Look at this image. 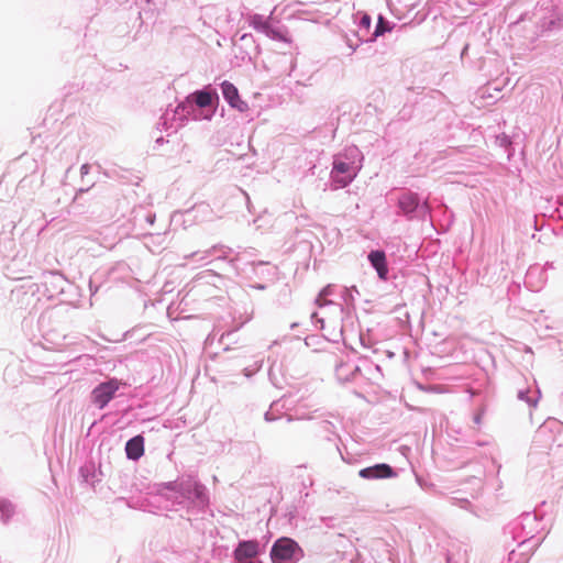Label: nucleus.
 Returning <instances> with one entry per match:
<instances>
[{"mask_svg": "<svg viewBox=\"0 0 563 563\" xmlns=\"http://www.w3.org/2000/svg\"><path fill=\"white\" fill-rule=\"evenodd\" d=\"M446 563H452V560H451V558H450V556H448V559H446Z\"/></svg>", "mask_w": 563, "mask_h": 563, "instance_id": "38", "label": "nucleus"}, {"mask_svg": "<svg viewBox=\"0 0 563 563\" xmlns=\"http://www.w3.org/2000/svg\"><path fill=\"white\" fill-rule=\"evenodd\" d=\"M287 421H288V422L292 421V418H291V417H288V418H287Z\"/></svg>", "mask_w": 563, "mask_h": 563, "instance_id": "39", "label": "nucleus"}, {"mask_svg": "<svg viewBox=\"0 0 563 563\" xmlns=\"http://www.w3.org/2000/svg\"><path fill=\"white\" fill-rule=\"evenodd\" d=\"M365 34H360L358 32H354L352 35L345 34L344 42L349 48H351V54L354 53L361 43L364 41H368L364 38Z\"/></svg>", "mask_w": 563, "mask_h": 563, "instance_id": "19", "label": "nucleus"}, {"mask_svg": "<svg viewBox=\"0 0 563 563\" xmlns=\"http://www.w3.org/2000/svg\"><path fill=\"white\" fill-rule=\"evenodd\" d=\"M220 87L222 96L230 107L240 112H244L249 109L247 103L240 98L239 90L232 82L224 80Z\"/></svg>", "mask_w": 563, "mask_h": 563, "instance_id": "11", "label": "nucleus"}, {"mask_svg": "<svg viewBox=\"0 0 563 563\" xmlns=\"http://www.w3.org/2000/svg\"><path fill=\"white\" fill-rule=\"evenodd\" d=\"M311 320L316 324V327L318 325V323H320V328L323 327V319H320L317 312L311 313Z\"/></svg>", "mask_w": 563, "mask_h": 563, "instance_id": "27", "label": "nucleus"}, {"mask_svg": "<svg viewBox=\"0 0 563 563\" xmlns=\"http://www.w3.org/2000/svg\"><path fill=\"white\" fill-rule=\"evenodd\" d=\"M285 409H286V405L283 399L275 400L271 404V407L265 412L264 418L267 422L275 421L283 416V412Z\"/></svg>", "mask_w": 563, "mask_h": 563, "instance_id": "17", "label": "nucleus"}, {"mask_svg": "<svg viewBox=\"0 0 563 563\" xmlns=\"http://www.w3.org/2000/svg\"><path fill=\"white\" fill-rule=\"evenodd\" d=\"M358 475L364 479H384L395 477L397 474L389 464L379 463L362 468Z\"/></svg>", "mask_w": 563, "mask_h": 563, "instance_id": "12", "label": "nucleus"}, {"mask_svg": "<svg viewBox=\"0 0 563 563\" xmlns=\"http://www.w3.org/2000/svg\"><path fill=\"white\" fill-rule=\"evenodd\" d=\"M262 33H264L265 35H267L268 37H271L273 40H279V41L284 40L282 32L278 29H275L271 25H268L267 29H265Z\"/></svg>", "mask_w": 563, "mask_h": 563, "instance_id": "24", "label": "nucleus"}, {"mask_svg": "<svg viewBox=\"0 0 563 563\" xmlns=\"http://www.w3.org/2000/svg\"><path fill=\"white\" fill-rule=\"evenodd\" d=\"M238 331V328L219 333V329L216 327L212 332L209 334L208 340L214 339L219 335V342L223 345H227V342L230 341L231 336Z\"/></svg>", "mask_w": 563, "mask_h": 563, "instance_id": "21", "label": "nucleus"}, {"mask_svg": "<svg viewBox=\"0 0 563 563\" xmlns=\"http://www.w3.org/2000/svg\"><path fill=\"white\" fill-rule=\"evenodd\" d=\"M368 261L377 272L378 277L386 280L388 278V267L385 252L380 250L371 251L368 254Z\"/></svg>", "mask_w": 563, "mask_h": 563, "instance_id": "14", "label": "nucleus"}, {"mask_svg": "<svg viewBox=\"0 0 563 563\" xmlns=\"http://www.w3.org/2000/svg\"><path fill=\"white\" fill-rule=\"evenodd\" d=\"M390 31V23L388 20H386L383 15L378 16L377 24L375 26V31L368 41H374L378 36L384 35L386 32Z\"/></svg>", "mask_w": 563, "mask_h": 563, "instance_id": "20", "label": "nucleus"}, {"mask_svg": "<svg viewBox=\"0 0 563 563\" xmlns=\"http://www.w3.org/2000/svg\"><path fill=\"white\" fill-rule=\"evenodd\" d=\"M481 419H482V417H481V415L478 413V415H476V416L474 417V422H475L476 424H479V423H481Z\"/></svg>", "mask_w": 563, "mask_h": 563, "instance_id": "34", "label": "nucleus"}, {"mask_svg": "<svg viewBox=\"0 0 563 563\" xmlns=\"http://www.w3.org/2000/svg\"><path fill=\"white\" fill-rule=\"evenodd\" d=\"M261 553V544L257 540L240 541L233 551L234 560L238 563H246Z\"/></svg>", "mask_w": 563, "mask_h": 563, "instance_id": "9", "label": "nucleus"}, {"mask_svg": "<svg viewBox=\"0 0 563 563\" xmlns=\"http://www.w3.org/2000/svg\"><path fill=\"white\" fill-rule=\"evenodd\" d=\"M334 295H339L340 297H342L345 302L349 301V298L353 299L352 290L344 287H340L338 285L330 284L319 292L318 297L316 298V303L319 307L331 305L333 301L331 299H328V297Z\"/></svg>", "mask_w": 563, "mask_h": 563, "instance_id": "10", "label": "nucleus"}, {"mask_svg": "<svg viewBox=\"0 0 563 563\" xmlns=\"http://www.w3.org/2000/svg\"><path fill=\"white\" fill-rule=\"evenodd\" d=\"M213 97L214 95L207 90L195 91L180 102L173 111L172 120H178L179 123H170V125H168L169 112L167 110L161 118L159 125H163L166 131L169 129H174V131H176L188 118H191L192 120H210L213 114V111L211 110Z\"/></svg>", "mask_w": 563, "mask_h": 563, "instance_id": "2", "label": "nucleus"}, {"mask_svg": "<svg viewBox=\"0 0 563 563\" xmlns=\"http://www.w3.org/2000/svg\"><path fill=\"white\" fill-rule=\"evenodd\" d=\"M241 257L240 255H236L234 258H231L229 264L232 266V268L240 275H243L247 279H252L253 276L258 278H266L274 276V269L269 267L268 263L266 262H252L249 264H245L244 267L240 266Z\"/></svg>", "mask_w": 563, "mask_h": 563, "instance_id": "6", "label": "nucleus"}, {"mask_svg": "<svg viewBox=\"0 0 563 563\" xmlns=\"http://www.w3.org/2000/svg\"><path fill=\"white\" fill-rule=\"evenodd\" d=\"M90 172V165L89 164H82L81 167H80V174H81V177L86 176L87 174H89Z\"/></svg>", "mask_w": 563, "mask_h": 563, "instance_id": "28", "label": "nucleus"}, {"mask_svg": "<svg viewBox=\"0 0 563 563\" xmlns=\"http://www.w3.org/2000/svg\"><path fill=\"white\" fill-rule=\"evenodd\" d=\"M15 514V506L11 500L0 497V520L8 523Z\"/></svg>", "mask_w": 563, "mask_h": 563, "instance_id": "18", "label": "nucleus"}, {"mask_svg": "<svg viewBox=\"0 0 563 563\" xmlns=\"http://www.w3.org/2000/svg\"><path fill=\"white\" fill-rule=\"evenodd\" d=\"M363 159L362 152L355 145L347 146L334 155L330 173L331 188L336 190L349 186L362 169Z\"/></svg>", "mask_w": 563, "mask_h": 563, "instance_id": "3", "label": "nucleus"}, {"mask_svg": "<svg viewBox=\"0 0 563 563\" xmlns=\"http://www.w3.org/2000/svg\"><path fill=\"white\" fill-rule=\"evenodd\" d=\"M303 556L299 544L290 538L277 539L271 549L273 563H297Z\"/></svg>", "mask_w": 563, "mask_h": 563, "instance_id": "5", "label": "nucleus"}, {"mask_svg": "<svg viewBox=\"0 0 563 563\" xmlns=\"http://www.w3.org/2000/svg\"><path fill=\"white\" fill-rule=\"evenodd\" d=\"M126 457L132 461H137L144 454V438L135 435L125 443Z\"/></svg>", "mask_w": 563, "mask_h": 563, "instance_id": "15", "label": "nucleus"}, {"mask_svg": "<svg viewBox=\"0 0 563 563\" xmlns=\"http://www.w3.org/2000/svg\"><path fill=\"white\" fill-rule=\"evenodd\" d=\"M93 185H95V183L90 184V185H89L88 187H86V188H80V189L78 190L77 195H76V198H77L80 194H82V192H87V191H88V190H89Z\"/></svg>", "mask_w": 563, "mask_h": 563, "instance_id": "31", "label": "nucleus"}, {"mask_svg": "<svg viewBox=\"0 0 563 563\" xmlns=\"http://www.w3.org/2000/svg\"><path fill=\"white\" fill-rule=\"evenodd\" d=\"M157 494L173 510L188 514L205 512L210 503L208 488L194 475L161 483Z\"/></svg>", "mask_w": 563, "mask_h": 563, "instance_id": "1", "label": "nucleus"}, {"mask_svg": "<svg viewBox=\"0 0 563 563\" xmlns=\"http://www.w3.org/2000/svg\"><path fill=\"white\" fill-rule=\"evenodd\" d=\"M540 397H541V391L538 387L534 390H532L529 387L526 389H519L517 393V398L521 401L527 402L528 406L531 408L537 407Z\"/></svg>", "mask_w": 563, "mask_h": 563, "instance_id": "16", "label": "nucleus"}, {"mask_svg": "<svg viewBox=\"0 0 563 563\" xmlns=\"http://www.w3.org/2000/svg\"><path fill=\"white\" fill-rule=\"evenodd\" d=\"M365 363L367 364L369 369H374L377 373H380V366L379 365H374V364H371V363H367V362H365Z\"/></svg>", "mask_w": 563, "mask_h": 563, "instance_id": "32", "label": "nucleus"}, {"mask_svg": "<svg viewBox=\"0 0 563 563\" xmlns=\"http://www.w3.org/2000/svg\"><path fill=\"white\" fill-rule=\"evenodd\" d=\"M201 208H202V209H207V207H205V206H199V207H197V209H196V210H197V211H199Z\"/></svg>", "mask_w": 563, "mask_h": 563, "instance_id": "37", "label": "nucleus"}, {"mask_svg": "<svg viewBox=\"0 0 563 563\" xmlns=\"http://www.w3.org/2000/svg\"><path fill=\"white\" fill-rule=\"evenodd\" d=\"M251 287L260 290H264L266 288L264 284H252Z\"/></svg>", "mask_w": 563, "mask_h": 563, "instance_id": "33", "label": "nucleus"}, {"mask_svg": "<svg viewBox=\"0 0 563 563\" xmlns=\"http://www.w3.org/2000/svg\"><path fill=\"white\" fill-rule=\"evenodd\" d=\"M397 207L398 214L404 216L407 220H426L431 211L428 200L421 201L419 195L410 190L399 195Z\"/></svg>", "mask_w": 563, "mask_h": 563, "instance_id": "4", "label": "nucleus"}, {"mask_svg": "<svg viewBox=\"0 0 563 563\" xmlns=\"http://www.w3.org/2000/svg\"><path fill=\"white\" fill-rule=\"evenodd\" d=\"M539 272V268L538 267H531L529 268L528 273H527V278H531L533 276L534 273Z\"/></svg>", "mask_w": 563, "mask_h": 563, "instance_id": "30", "label": "nucleus"}, {"mask_svg": "<svg viewBox=\"0 0 563 563\" xmlns=\"http://www.w3.org/2000/svg\"><path fill=\"white\" fill-rule=\"evenodd\" d=\"M372 24V19L367 13H363L358 21V33L360 32H368Z\"/></svg>", "mask_w": 563, "mask_h": 563, "instance_id": "23", "label": "nucleus"}, {"mask_svg": "<svg viewBox=\"0 0 563 563\" xmlns=\"http://www.w3.org/2000/svg\"><path fill=\"white\" fill-rule=\"evenodd\" d=\"M155 143H156L157 145H162V144L164 143V139H163L162 136H161V137H157V139H156V141H155Z\"/></svg>", "mask_w": 563, "mask_h": 563, "instance_id": "35", "label": "nucleus"}, {"mask_svg": "<svg viewBox=\"0 0 563 563\" xmlns=\"http://www.w3.org/2000/svg\"><path fill=\"white\" fill-rule=\"evenodd\" d=\"M321 429L328 434L327 439L332 441V435H335L334 426L330 421H322Z\"/></svg>", "mask_w": 563, "mask_h": 563, "instance_id": "25", "label": "nucleus"}, {"mask_svg": "<svg viewBox=\"0 0 563 563\" xmlns=\"http://www.w3.org/2000/svg\"><path fill=\"white\" fill-rule=\"evenodd\" d=\"M154 219H155V216H148V217H147V221H148L150 223H153V222H154Z\"/></svg>", "mask_w": 563, "mask_h": 563, "instance_id": "36", "label": "nucleus"}, {"mask_svg": "<svg viewBox=\"0 0 563 563\" xmlns=\"http://www.w3.org/2000/svg\"><path fill=\"white\" fill-rule=\"evenodd\" d=\"M233 252V250L223 244H216L206 251L192 252L185 256L186 260H195L196 262L208 264L212 260H225Z\"/></svg>", "mask_w": 563, "mask_h": 563, "instance_id": "8", "label": "nucleus"}, {"mask_svg": "<svg viewBox=\"0 0 563 563\" xmlns=\"http://www.w3.org/2000/svg\"><path fill=\"white\" fill-rule=\"evenodd\" d=\"M102 173L108 178H113L115 176V170H108V169H106Z\"/></svg>", "mask_w": 563, "mask_h": 563, "instance_id": "29", "label": "nucleus"}, {"mask_svg": "<svg viewBox=\"0 0 563 563\" xmlns=\"http://www.w3.org/2000/svg\"><path fill=\"white\" fill-rule=\"evenodd\" d=\"M250 24L260 32H263L269 25L264 16L257 13L251 16Z\"/></svg>", "mask_w": 563, "mask_h": 563, "instance_id": "22", "label": "nucleus"}, {"mask_svg": "<svg viewBox=\"0 0 563 563\" xmlns=\"http://www.w3.org/2000/svg\"><path fill=\"white\" fill-rule=\"evenodd\" d=\"M262 364H263V362L261 361V362H256V363H255V366H254V368H253V369L244 368V371H243V372H244V375H245L246 377H251L254 373H256L257 371H260V369H261Z\"/></svg>", "mask_w": 563, "mask_h": 563, "instance_id": "26", "label": "nucleus"}, {"mask_svg": "<svg viewBox=\"0 0 563 563\" xmlns=\"http://www.w3.org/2000/svg\"><path fill=\"white\" fill-rule=\"evenodd\" d=\"M121 382L117 378H110L97 385L91 391V401L99 408L103 409L115 396Z\"/></svg>", "mask_w": 563, "mask_h": 563, "instance_id": "7", "label": "nucleus"}, {"mask_svg": "<svg viewBox=\"0 0 563 563\" xmlns=\"http://www.w3.org/2000/svg\"><path fill=\"white\" fill-rule=\"evenodd\" d=\"M361 373V367L346 360H340L335 364V376L340 382L346 383L353 380Z\"/></svg>", "mask_w": 563, "mask_h": 563, "instance_id": "13", "label": "nucleus"}]
</instances>
